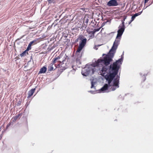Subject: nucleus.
Listing matches in <instances>:
<instances>
[{
  "instance_id": "obj_1",
  "label": "nucleus",
  "mask_w": 153,
  "mask_h": 153,
  "mask_svg": "<svg viewBox=\"0 0 153 153\" xmlns=\"http://www.w3.org/2000/svg\"><path fill=\"white\" fill-rule=\"evenodd\" d=\"M117 74L112 73H108L105 76V78L107 81L109 85V87H111L110 88L112 91L115 90L117 88L119 87V80L120 77L117 76L115 78Z\"/></svg>"
},
{
  "instance_id": "obj_2",
  "label": "nucleus",
  "mask_w": 153,
  "mask_h": 153,
  "mask_svg": "<svg viewBox=\"0 0 153 153\" xmlns=\"http://www.w3.org/2000/svg\"><path fill=\"white\" fill-rule=\"evenodd\" d=\"M87 39L82 35L79 36L78 38L76 39V41L77 42L80 41L79 45L76 53V56L78 59L80 58L81 57L80 52L83 48L87 42Z\"/></svg>"
},
{
  "instance_id": "obj_3",
  "label": "nucleus",
  "mask_w": 153,
  "mask_h": 153,
  "mask_svg": "<svg viewBox=\"0 0 153 153\" xmlns=\"http://www.w3.org/2000/svg\"><path fill=\"white\" fill-rule=\"evenodd\" d=\"M122 61V59L121 58L114 62L112 64H111L109 68L110 71L117 75L119 69L120 65L121 64V62Z\"/></svg>"
},
{
  "instance_id": "obj_4",
  "label": "nucleus",
  "mask_w": 153,
  "mask_h": 153,
  "mask_svg": "<svg viewBox=\"0 0 153 153\" xmlns=\"http://www.w3.org/2000/svg\"><path fill=\"white\" fill-rule=\"evenodd\" d=\"M114 52L111 51L110 50L108 54L103 57L102 59L105 65L107 66L110 64V62L112 60V58L114 56Z\"/></svg>"
},
{
  "instance_id": "obj_5",
  "label": "nucleus",
  "mask_w": 153,
  "mask_h": 153,
  "mask_svg": "<svg viewBox=\"0 0 153 153\" xmlns=\"http://www.w3.org/2000/svg\"><path fill=\"white\" fill-rule=\"evenodd\" d=\"M126 19L125 17L124 19L122 21V23L120 24L118 27L119 29L117 31V38L121 37L125 29V26L124 25V21Z\"/></svg>"
},
{
  "instance_id": "obj_6",
  "label": "nucleus",
  "mask_w": 153,
  "mask_h": 153,
  "mask_svg": "<svg viewBox=\"0 0 153 153\" xmlns=\"http://www.w3.org/2000/svg\"><path fill=\"white\" fill-rule=\"evenodd\" d=\"M95 70V68L94 66L93 68H91L90 67H86L82 71V75L86 76L89 74L91 71H92V73L93 74Z\"/></svg>"
},
{
  "instance_id": "obj_7",
  "label": "nucleus",
  "mask_w": 153,
  "mask_h": 153,
  "mask_svg": "<svg viewBox=\"0 0 153 153\" xmlns=\"http://www.w3.org/2000/svg\"><path fill=\"white\" fill-rule=\"evenodd\" d=\"M120 38L121 37L116 38V39L113 45L110 50L111 51L114 52V53H115V51L119 44Z\"/></svg>"
},
{
  "instance_id": "obj_8",
  "label": "nucleus",
  "mask_w": 153,
  "mask_h": 153,
  "mask_svg": "<svg viewBox=\"0 0 153 153\" xmlns=\"http://www.w3.org/2000/svg\"><path fill=\"white\" fill-rule=\"evenodd\" d=\"M120 38L121 37L116 38V39L113 45L110 50L111 51L114 52V53H115V51L119 44Z\"/></svg>"
},
{
  "instance_id": "obj_9",
  "label": "nucleus",
  "mask_w": 153,
  "mask_h": 153,
  "mask_svg": "<svg viewBox=\"0 0 153 153\" xmlns=\"http://www.w3.org/2000/svg\"><path fill=\"white\" fill-rule=\"evenodd\" d=\"M65 65L64 64V63H62L61 64H55V66L56 68H58V71L60 73L62 72L64 70L66 69L65 67Z\"/></svg>"
},
{
  "instance_id": "obj_10",
  "label": "nucleus",
  "mask_w": 153,
  "mask_h": 153,
  "mask_svg": "<svg viewBox=\"0 0 153 153\" xmlns=\"http://www.w3.org/2000/svg\"><path fill=\"white\" fill-rule=\"evenodd\" d=\"M60 57L59 56H58L57 57H55L52 59V62L54 65L55 64H61L62 63H64L65 60L66 59V58H65V59L62 61L59 60L60 59Z\"/></svg>"
},
{
  "instance_id": "obj_11",
  "label": "nucleus",
  "mask_w": 153,
  "mask_h": 153,
  "mask_svg": "<svg viewBox=\"0 0 153 153\" xmlns=\"http://www.w3.org/2000/svg\"><path fill=\"white\" fill-rule=\"evenodd\" d=\"M119 4L117 1L110 0L107 3V5L108 6H116Z\"/></svg>"
},
{
  "instance_id": "obj_12",
  "label": "nucleus",
  "mask_w": 153,
  "mask_h": 153,
  "mask_svg": "<svg viewBox=\"0 0 153 153\" xmlns=\"http://www.w3.org/2000/svg\"><path fill=\"white\" fill-rule=\"evenodd\" d=\"M104 64V62L103 61L102 59H98L95 63L93 64V66L94 68L95 67H100V65Z\"/></svg>"
},
{
  "instance_id": "obj_13",
  "label": "nucleus",
  "mask_w": 153,
  "mask_h": 153,
  "mask_svg": "<svg viewBox=\"0 0 153 153\" xmlns=\"http://www.w3.org/2000/svg\"><path fill=\"white\" fill-rule=\"evenodd\" d=\"M111 88V87H109V85L108 84H105L104 86L101 88V90L102 91H105L108 89V88L110 91H112L111 90V89L110 88Z\"/></svg>"
},
{
  "instance_id": "obj_14",
  "label": "nucleus",
  "mask_w": 153,
  "mask_h": 153,
  "mask_svg": "<svg viewBox=\"0 0 153 153\" xmlns=\"http://www.w3.org/2000/svg\"><path fill=\"white\" fill-rule=\"evenodd\" d=\"M35 91V88H34L28 91V96L27 97V98L29 99L30 98V97L33 95Z\"/></svg>"
},
{
  "instance_id": "obj_15",
  "label": "nucleus",
  "mask_w": 153,
  "mask_h": 153,
  "mask_svg": "<svg viewBox=\"0 0 153 153\" xmlns=\"http://www.w3.org/2000/svg\"><path fill=\"white\" fill-rule=\"evenodd\" d=\"M86 31L88 34H90V35L89 36L90 38H94V33H93V30L90 31L89 29H88L86 30Z\"/></svg>"
},
{
  "instance_id": "obj_16",
  "label": "nucleus",
  "mask_w": 153,
  "mask_h": 153,
  "mask_svg": "<svg viewBox=\"0 0 153 153\" xmlns=\"http://www.w3.org/2000/svg\"><path fill=\"white\" fill-rule=\"evenodd\" d=\"M107 70V68L105 67H103L102 68L101 70L100 71L101 75L102 76H104L106 74V72Z\"/></svg>"
},
{
  "instance_id": "obj_17",
  "label": "nucleus",
  "mask_w": 153,
  "mask_h": 153,
  "mask_svg": "<svg viewBox=\"0 0 153 153\" xmlns=\"http://www.w3.org/2000/svg\"><path fill=\"white\" fill-rule=\"evenodd\" d=\"M53 65L54 64L52 62L49 64L48 67V71H51L53 70L54 68L53 66Z\"/></svg>"
},
{
  "instance_id": "obj_18",
  "label": "nucleus",
  "mask_w": 153,
  "mask_h": 153,
  "mask_svg": "<svg viewBox=\"0 0 153 153\" xmlns=\"http://www.w3.org/2000/svg\"><path fill=\"white\" fill-rule=\"evenodd\" d=\"M47 68L46 67L43 66L41 68L39 72V74L44 73L46 72L47 71Z\"/></svg>"
},
{
  "instance_id": "obj_19",
  "label": "nucleus",
  "mask_w": 153,
  "mask_h": 153,
  "mask_svg": "<svg viewBox=\"0 0 153 153\" xmlns=\"http://www.w3.org/2000/svg\"><path fill=\"white\" fill-rule=\"evenodd\" d=\"M22 116V114H19L17 115H16L15 117H13L12 120V121L13 122H15L16 120L19 117H20Z\"/></svg>"
},
{
  "instance_id": "obj_20",
  "label": "nucleus",
  "mask_w": 153,
  "mask_h": 153,
  "mask_svg": "<svg viewBox=\"0 0 153 153\" xmlns=\"http://www.w3.org/2000/svg\"><path fill=\"white\" fill-rule=\"evenodd\" d=\"M28 52L26 50L22 52V53L20 54V56L21 57H22L24 56H25L26 55H28Z\"/></svg>"
},
{
  "instance_id": "obj_21",
  "label": "nucleus",
  "mask_w": 153,
  "mask_h": 153,
  "mask_svg": "<svg viewBox=\"0 0 153 153\" xmlns=\"http://www.w3.org/2000/svg\"><path fill=\"white\" fill-rule=\"evenodd\" d=\"M103 24H102V26L101 27H100L98 28L95 29H94L93 30V33H95L96 32L100 30V29L101 27L103 26V25H102Z\"/></svg>"
},
{
  "instance_id": "obj_22",
  "label": "nucleus",
  "mask_w": 153,
  "mask_h": 153,
  "mask_svg": "<svg viewBox=\"0 0 153 153\" xmlns=\"http://www.w3.org/2000/svg\"><path fill=\"white\" fill-rule=\"evenodd\" d=\"M135 17V16L134 15L132 16L131 17V20L128 22L129 25L134 20Z\"/></svg>"
},
{
  "instance_id": "obj_23",
  "label": "nucleus",
  "mask_w": 153,
  "mask_h": 153,
  "mask_svg": "<svg viewBox=\"0 0 153 153\" xmlns=\"http://www.w3.org/2000/svg\"><path fill=\"white\" fill-rule=\"evenodd\" d=\"M31 45H30V44H29V45H28V46H27V48L26 50L28 52V51L29 50H30L31 49Z\"/></svg>"
},
{
  "instance_id": "obj_24",
  "label": "nucleus",
  "mask_w": 153,
  "mask_h": 153,
  "mask_svg": "<svg viewBox=\"0 0 153 153\" xmlns=\"http://www.w3.org/2000/svg\"><path fill=\"white\" fill-rule=\"evenodd\" d=\"M36 42L35 40H33L31 42H30V43H29V44L30 45H33V44L34 42Z\"/></svg>"
},
{
  "instance_id": "obj_25",
  "label": "nucleus",
  "mask_w": 153,
  "mask_h": 153,
  "mask_svg": "<svg viewBox=\"0 0 153 153\" xmlns=\"http://www.w3.org/2000/svg\"><path fill=\"white\" fill-rule=\"evenodd\" d=\"M12 124V123L11 122H10L7 125V127H8L11 125Z\"/></svg>"
},
{
  "instance_id": "obj_26",
  "label": "nucleus",
  "mask_w": 153,
  "mask_h": 153,
  "mask_svg": "<svg viewBox=\"0 0 153 153\" xmlns=\"http://www.w3.org/2000/svg\"><path fill=\"white\" fill-rule=\"evenodd\" d=\"M140 12H139L137 13H135L134 15L135 16V17H136L137 16L140 15Z\"/></svg>"
},
{
  "instance_id": "obj_27",
  "label": "nucleus",
  "mask_w": 153,
  "mask_h": 153,
  "mask_svg": "<svg viewBox=\"0 0 153 153\" xmlns=\"http://www.w3.org/2000/svg\"><path fill=\"white\" fill-rule=\"evenodd\" d=\"M48 1L50 4L52 2L51 0H48Z\"/></svg>"
},
{
  "instance_id": "obj_28",
  "label": "nucleus",
  "mask_w": 153,
  "mask_h": 153,
  "mask_svg": "<svg viewBox=\"0 0 153 153\" xmlns=\"http://www.w3.org/2000/svg\"><path fill=\"white\" fill-rule=\"evenodd\" d=\"M149 0H145V3H147Z\"/></svg>"
},
{
  "instance_id": "obj_29",
  "label": "nucleus",
  "mask_w": 153,
  "mask_h": 153,
  "mask_svg": "<svg viewBox=\"0 0 153 153\" xmlns=\"http://www.w3.org/2000/svg\"><path fill=\"white\" fill-rule=\"evenodd\" d=\"M93 86H94V85L93 84V83H92V84H91V88H92Z\"/></svg>"
},
{
  "instance_id": "obj_30",
  "label": "nucleus",
  "mask_w": 153,
  "mask_h": 153,
  "mask_svg": "<svg viewBox=\"0 0 153 153\" xmlns=\"http://www.w3.org/2000/svg\"><path fill=\"white\" fill-rule=\"evenodd\" d=\"M87 22H88V19H87Z\"/></svg>"
},
{
  "instance_id": "obj_31",
  "label": "nucleus",
  "mask_w": 153,
  "mask_h": 153,
  "mask_svg": "<svg viewBox=\"0 0 153 153\" xmlns=\"http://www.w3.org/2000/svg\"><path fill=\"white\" fill-rule=\"evenodd\" d=\"M66 58H68V57L67 56H66Z\"/></svg>"
}]
</instances>
